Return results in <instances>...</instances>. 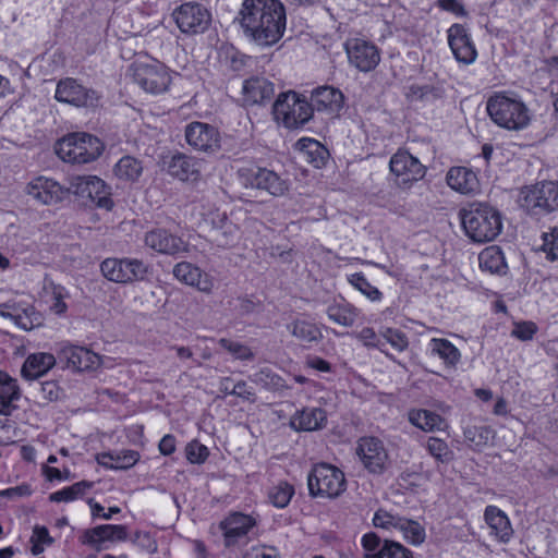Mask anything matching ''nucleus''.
Returning a JSON list of instances; mask_svg holds the SVG:
<instances>
[{
	"mask_svg": "<svg viewBox=\"0 0 558 558\" xmlns=\"http://www.w3.org/2000/svg\"><path fill=\"white\" fill-rule=\"evenodd\" d=\"M380 336L398 352H403L409 347L407 335L399 329L390 327L384 328L380 330Z\"/></svg>",
	"mask_w": 558,
	"mask_h": 558,
	"instance_id": "obj_50",
	"label": "nucleus"
},
{
	"mask_svg": "<svg viewBox=\"0 0 558 558\" xmlns=\"http://www.w3.org/2000/svg\"><path fill=\"white\" fill-rule=\"evenodd\" d=\"M54 149L62 161L81 165L96 160L102 154L104 144L95 135L74 132L60 138Z\"/></svg>",
	"mask_w": 558,
	"mask_h": 558,
	"instance_id": "obj_4",
	"label": "nucleus"
},
{
	"mask_svg": "<svg viewBox=\"0 0 558 558\" xmlns=\"http://www.w3.org/2000/svg\"><path fill=\"white\" fill-rule=\"evenodd\" d=\"M257 521L252 514L232 512L219 524L226 547H235L246 539Z\"/></svg>",
	"mask_w": 558,
	"mask_h": 558,
	"instance_id": "obj_18",
	"label": "nucleus"
},
{
	"mask_svg": "<svg viewBox=\"0 0 558 558\" xmlns=\"http://www.w3.org/2000/svg\"><path fill=\"white\" fill-rule=\"evenodd\" d=\"M58 357L66 363V367L73 371H92L99 367L100 356L87 348L74 345L69 342L60 344Z\"/></svg>",
	"mask_w": 558,
	"mask_h": 558,
	"instance_id": "obj_20",
	"label": "nucleus"
},
{
	"mask_svg": "<svg viewBox=\"0 0 558 558\" xmlns=\"http://www.w3.org/2000/svg\"><path fill=\"white\" fill-rule=\"evenodd\" d=\"M130 71L133 82L147 94H163L172 82L170 71L159 62H135Z\"/></svg>",
	"mask_w": 558,
	"mask_h": 558,
	"instance_id": "obj_10",
	"label": "nucleus"
},
{
	"mask_svg": "<svg viewBox=\"0 0 558 558\" xmlns=\"http://www.w3.org/2000/svg\"><path fill=\"white\" fill-rule=\"evenodd\" d=\"M145 245L160 254L174 255L187 250L186 243L166 229L157 228L146 232Z\"/></svg>",
	"mask_w": 558,
	"mask_h": 558,
	"instance_id": "obj_23",
	"label": "nucleus"
},
{
	"mask_svg": "<svg viewBox=\"0 0 558 558\" xmlns=\"http://www.w3.org/2000/svg\"><path fill=\"white\" fill-rule=\"evenodd\" d=\"M185 140L195 150L214 153L220 147L218 130L204 122H192L185 126Z\"/></svg>",
	"mask_w": 558,
	"mask_h": 558,
	"instance_id": "obj_21",
	"label": "nucleus"
},
{
	"mask_svg": "<svg viewBox=\"0 0 558 558\" xmlns=\"http://www.w3.org/2000/svg\"><path fill=\"white\" fill-rule=\"evenodd\" d=\"M277 123L294 130L307 123L313 116V108L305 97L293 90L281 93L272 108Z\"/></svg>",
	"mask_w": 558,
	"mask_h": 558,
	"instance_id": "obj_5",
	"label": "nucleus"
},
{
	"mask_svg": "<svg viewBox=\"0 0 558 558\" xmlns=\"http://www.w3.org/2000/svg\"><path fill=\"white\" fill-rule=\"evenodd\" d=\"M398 532H400L402 538L412 546H420L426 539L425 527L418 521L412 519L403 518Z\"/></svg>",
	"mask_w": 558,
	"mask_h": 558,
	"instance_id": "obj_43",
	"label": "nucleus"
},
{
	"mask_svg": "<svg viewBox=\"0 0 558 558\" xmlns=\"http://www.w3.org/2000/svg\"><path fill=\"white\" fill-rule=\"evenodd\" d=\"M242 95L247 105L263 104L274 95V85L260 76L250 77L243 82Z\"/></svg>",
	"mask_w": 558,
	"mask_h": 558,
	"instance_id": "obj_30",
	"label": "nucleus"
},
{
	"mask_svg": "<svg viewBox=\"0 0 558 558\" xmlns=\"http://www.w3.org/2000/svg\"><path fill=\"white\" fill-rule=\"evenodd\" d=\"M293 495V486L287 482H281L269 490L268 497L275 507L284 508L289 505Z\"/></svg>",
	"mask_w": 558,
	"mask_h": 558,
	"instance_id": "obj_49",
	"label": "nucleus"
},
{
	"mask_svg": "<svg viewBox=\"0 0 558 558\" xmlns=\"http://www.w3.org/2000/svg\"><path fill=\"white\" fill-rule=\"evenodd\" d=\"M348 281L369 301L379 302L383 299V293L374 287L362 272L348 276Z\"/></svg>",
	"mask_w": 558,
	"mask_h": 558,
	"instance_id": "obj_47",
	"label": "nucleus"
},
{
	"mask_svg": "<svg viewBox=\"0 0 558 558\" xmlns=\"http://www.w3.org/2000/svg\"><path fill=\"white\" fill-rule=\"evenodd\" d=\"M210 223L215 231L214 241L218 246L233 245L240 239V231L236 225L228 219L225 211H215L210 216Z\"/></svg>",
	"mask_w": 558,
	"mask_h": 558,
	"instance_id": "obj_28",
	"label": "nucleus"
},
{
	"mask_svg": "<svg viewBox=\"0 0 558 558\" xmlns=\"http://www.w3.org/2000/svg\"><path fill=\"white\" fill-rule=\"evenodd\" d=\"M478 263L481 269L489 274H504L507 269L505 256L496 245L484 248L478 255Z\"/></svg>",
	"mask_w": 558,
	"mask_h": 558,
	"instance_id": "obj_39",
	"label": "nucleus"
},
{
	"mask_svg": "<svg viewBox=\"0 0 558 558\" xmlns=\"http://www.w3.org/2000/svg\"><path fill=\"white\" fill-rule=\"evenodd\" d=\"M243 558H278L275 549L266 546H254L245 551Z\"/></svg>",
	"mask_w": 558,
	"mask_h": 558,
	"instance_id": "obj_60",
	"label": "nucleus"
},
{
	"mask_svg": "<svg viewBox=\"0 0 558 558\" xmlns=\"http://www.w3.org/2000/svg\"><path fill=\"white\" fill-rule=\"evenodd\" d=\"M241 26L256 45H275L286 31L284 8L278 0H245L241 9Z\"/></svg>",
	"mask_w": 558,
	"mask_h": 558,
	"instance_id": "obj_1",
	"label": "nucleus"
},
{
	"mask_svg": "<svg viewBox=\"0 0 558 558\" xmlns=\"http://www.w3.org/2000/svg\"><path fill=\"white\" fill-rule=\"evenodd\" d=\"M438 7L445 11L453 13L457 16L466 15V11L459 0H438Z\"/></svg>",
	"mask_w": 558,
	"mask_h": 558,
	"instance_id": "obj_61",
	"label": "nucleus"
},
{
	"mask_svg": "<svg viewBox=\"0 0 558 558\" xmlns=\"http://www.w3.org/2000/svg\"><path fill=\"white\" fill-rule=\"evenodd\" d=\"M175 446L177 442L174 436L168 434L161 438L158 448L161 454L169 456L175 451Z\"/></svg>",
	"mask_w": 558,
	"mask_h": 558,
	"instance_id": "obj_64",
	"label": "nucleus"
},
{
	"mask_svg": "<svg viewBox=\"0 0 558 558\" xmlns=\"http://www.w3.org/2000/svg\"><path fill=\"white\" fill-rule=\"evenodd\" d=\"M449 47L456 60L463 64H472L477 58L476 48L470 34L461 24H452L447 31Z\"/></svg>",
	"mask_w": 558,
	"mask_h": 558,
	"instance_id": "obj_22",
	"label": "nucleus"
},
{
	"mask_svg": "<svg viewBox=\"0 0 558 558\" xmlns=\"http://www.w3.org/2000/svg\"><path fill=\"white\" fill-rule=\"evenodd\" d=\"M172 17L180 32L190 36L205 33L211 23V13L196 2L181 4L174 9Z\"/></svg>",
	"mask_w": 558,
	"mask_h": 558,
	"instance_id": "obj_13",
	"label": "nucleus"
},
{
	"mask_svg": "<svg viewBox=\"0 0 558 558\" xmlns=\"http://www.w3.org/2000/svg\"><path fill=\"white\" fill-rule=\"evenodd\" d=\"M25 194L41 205H53L69 195V186L61 185L52 178L39 175L25 186Z\"/></svg>",
	"mask_w": 558,
	"mask_h": 558,
	"instance_id": "obj_17",
	"label": "nucleus"
},
{
	"mask_svg": "<svg viewBox=\"0 0 558 558\" xmlns=\"http://www.w3.org/2000/svg\"><path fill=\"white\" fill-rule=\"evenodd\" d=\"M21 397L17 380L5 372H0V415H10L14 402Z\"/></svg>",
	"mask_w": 558,
	"mask_h": 558,
	"instance_id": "obj_36",
	"label": "nucleus"
},
{
	"mask_svg": "<svg viewBox=\"0 0 558 558\" xmlns=\"http://www.w3.org/2000/svg\"><path fill=\"white\" fill-rule=\"evenodd\" d=\"M426 352L432 357H438L444 365L453 368L461 360L459 349L447 339L432 338L426 347Z\"/></svg>",
	"mask_w": 558,
	"mask_h": 558,
	"instance_id": "obj_32",
	"label": "nucleus"
},
{
	"mask_svg": "<svg viewBox=\"0 0 558 558\" xmlns=\"http://www.w3.org/2000/svg\"><path fill=\"white\" fill-rule=\"evenodd\" d=\"M295 148L303 159L315 168H322L328 157V150L316 140L302 137L295 143Z\"/></svg>",
	"mask_w": 558,
	"mask_h": 558,
	"instance_id": "obj_38",
	"label": "nucleus"
},
{
	"mask_svg": "<svg viewBox=\"0 0 558 558\" xmlns=\"http://www.w3.org/2000/svg\"><path fill=\"white\" fill-rule=\"evenodd\" d=\"M519 202L530 215L550 214L558 209V184L549 181L525 186L521 190Z\"/></svg>",
	"mask_w": 558,
	"mask_h": 558,
	"instance_id": "obj_7",
	"label": "nucleus"
},
{
	"mask_svg": "<svg viewBox=\"0 0 558 558\" xmlns=\"http://www.w3.org/2000/svg\"><path fill=\"white\" fill-rule=\"evenodd\" d=\"M53 542L52 537L49 535L48 530L45 526L36 525L33 530V535L31 537V551L34 556H38L45 550V546L51 545Z\"/></svg>",
	"mask_w": 558,
	"mask_h": 558,
	"instance_id": "obj_51",
	"label": "nucleus"
},
{
	"mask_svg": "<svg viewBox=\"0 0 558 558\" xmlns=\"http://www.w3.org/2000/svg\"><path fill=\"white\" fill-rule=\"evenodd\" d=\"M327 423L326 412L320 408H306L296 412L290 421L295 430L312 432L323 428Z\"/></svg>",
	"mask_w": 558,
	"mask_h": 558,
	"instance_id": "obj_31",
	"label": "nucleus"
},
{
	"mask_svg": "<svg viewBox=\"0 0 558 558\" xmlns=\"http://www.w3.org/2000/svg\"><path fill=\"white\" fill-rule=\"evenodd\" d=\"M0 316L11 319L23 330H32L43 322L41 315L32 304L15 300L0 304Z\"/></svg>",
	"mask_w": 558,
	"mask_h": 558,
	"instance_id": "obj_19",
	"label": "nucleus"
},
{
	"mask_svg": "<svg viewBox=\"0 0 558 558\" xmlns=\"http://www.w3.org/2000/svg\"><path fill=\"white\" fill-rule=\"evenodd\" d=\"M448 186L464 195H471L478 191L480 182L476 173L466 167H452L446 175Z\"/></svg>",
	"mask_w": 558,
	"mask_h": 558,
	"instance_id": "obj_26",
	"label": "nucleus"
},
{
	"mask_svg": "<svg viewBox=\"0 0 558 558\" xmlns=\"http://www.w3.org/2000/svg\"><path fill=\"white\" fill-rule=\"evenodd\" d=\"M219 344L227 350L230 354H232L235 359L239 360H252L254 354L252 350L236 341H232L226 338H221L219 340Z\"/></svg>",
	"mask_w": 558,
	"mask_h": 558,
	"instance_id": "obj_52",
	"label": "nucleus"
},
{
	"mask_svg": "<svg viewBox=\"0 0 558 558\" xmlns=\"http://www.w3.org/2000/svg\"><path fill=\"white\" fill-rule=\"evenodd\" d=\"M89 199L97 207L111 210L113 201L110 187L96 175H77L70 179L69 194Z\"/></svg>",
	"mask_w": 558,
	"mask_h": 558,
	"instance_id": "obj_11",
	"label": "nucleus"
},
{
	"mask_svg": "<svg viewBox=\"0 0 558 558\" xmlns=\"http://www.w3.org/2000/svg\"><path fill=\"white\" fill-rule=\"evenodd\" d=\"M326 314L328 318L337 325L351 327L354 325L359 312L349 303H333L327 307Z\"/></svg>",
	"mask_w": 558,
	"mask_h": 558,
	"instance_id": "obj_41",
	"label": "nucleus"
},
{
	"mask_svg": "<svg viewBox=\"0 0 558 558\" xmlns=\"http://www.w3.org/2000/svg\"><path fill=\"white\" fill-rule=\"evenodd\" d=\"M114 175L122 181L134 182L143 172L141 160L132 156H123L113 168Z\"/></svg>",
	"mask_w": 558,
	"mask_h": 558,
	"instance_id": "obj_42",
	"label": "nucleus"
},
{
	"mask_svg": "<svg viewBox=\"0 0 558 558\" xmlns=\"http://www.w3.org/2000/svg\"><path fill=\"white\" fill-rule=\"evenodd\" d=\"M307 486L312 496L335 498L345 489L344 474L331 464L320 463L308 474Z\"/></svg>",
	"mask_w": 558,
	"mask_h": 558,
	"instance_id": "obj_9",
	"label": "nucleus"
},
{
	"mask_svg": "<svg viewBox=\"0 0 558 558\" xmlns=\"http://www.w3.org/2000/svg\"><path fill=\"white\" fill-rule=\"evenodd\" d=\"M236 175L242 187L262 190L274 197H282L289 191L288 180L268 168L241 167Z\"/></svg>",
	"mask_w": 558,
	"mask_h": 558,
	"instance_id": "obj_6",
	"label": "nucleus"
},
{
	"mask_svg": "<svg viewBox=\"0 0 558 558\" xmlns=\"http://www.w3.org/2000/svg\"><path fill=\"white\" fill-rule=\"evenodd\" d=\"M365 554L376 553L380 546V538L375 533H366L361 539Z\"/></svg>",
	"mask_w": 558,
	"mask_h": 558,
	"instance_id": "obj_62",
	"label": "nucleus"
},
{
	"mask_svg": "<svg viewBox=\"0 0 558 558\" xmlns=\"http://www.w3.org/2000/svg\"><path fill=\"white\" fill-rule=\"evenodd\" d=\"M349 63L361 72L373 71L380 62L378 48L362 38H350L344 44Z\"/></svg>",
	"mask_w": 558,
	"mask_h": 558,
	"instance_id": "obj_16",
	"label": "nucleus"
},
{
	"mask_svg": "<svg viewBox=\"0 0 558 558\" xmlns=\"http://www.w3.org/2000/svg\"><path fill=\"white\" fill-rule=\"evenodd\" d=\"M291 335L303 342H316L323 338L318 326L306 320H295L288 326Z\"/></svg>",
	"mask_w": 558,
	"mask_h": 558,
	"instance_id": "obj_44",
	"label": "nucleus"
},
{
	"mask_svg": "<svg viewBox=\"0 0 558 558\" xmlns=\"http://www.w3.org/2000/svg\"><path fill=\"white\" fill-rule=\"evenodd\" d=\"M173 276L181 282L197 288L199 291L209 293L214 288L211 278L204 274L195 265L181 262L173 268Z\"/></svg>",
	"mask_w": 558,
	"mask_h": 558,
	"instance_id": "obj_25",
	"label": "nucleus"
},
{
	"mask_svg": "<svg viewBox=\"0 0 558 558\" xmlns=\"http://www.w3.org/2000/svg\"><path fill=\"white\" fill-rule=\"evenodd\" d=\"M389 169L395 183L404 190L421 181L426 174V167L408 150L399 149L389 161Z\"/></svg>",
	"mask_w": 558,
	"mask_h": 558,
	"instance_id": "obj_12",
	"label": "nucleus"
},
{
	"mask_svg": "<svg viewBox=\"0 0 558 558\" xmlns=\"http://www.w3.org/2000/svg\"><path fill=\"white\" fill-rule=\"evenodd\" d=\"M486 111L493 123L506 131L519 132L532 122L527 105L511 93H494L486 101Z\"/></svg>",
	"mask_w": 558,
	"mask_h": 558,
	"instance_id": "obj_2",
	"label": "nucleus"
},
{
	"mask_svg": "<svg viewBox=\"0 0 558 558\" xmlns=\"http://www.w3.org/2000/svg\"><path fill=\"white\" fill-rule=\"evenodd\" d=\"M363 558H413V553L399 542L385 541L376 553L364 554Z\"/></svg>",
	"mask_w": 558,
	"mask_h": 558,
	"instance_id": "obj_46",
	"label": "nucleus"
},
{
	"mask_svg": "<svg viewBox=\"0 0 558 558\" xmlns=\"http://www.w3.org/2000/svg\"><path fill=\"white\" fill-rule=\"evenodd\" d=\"M57 359L49 352H35L29 354L24 361L21 375L26 380H35L45 376L54 367Z\"/></svg>",
	"mask_w": 558,
	"mask_h": 558,
	"instance_id": "obj_29",
	"label": "nucleus"
},
{
	"mask_svg": "<svg viewBox=\"0 0 558 558\" xmlns=\"http://www.w3.org/2000/svg\"><path fill=\"white\" fill-rule=\"evenodd\" d=\"M54 98L59 102L76 108L95 107L99 101V95L96 90L85 87L72 77H66L58 82Z\"/></svg>",
	"mask_w": 558,
	"mask_h": 558,
	"instance_id": "obj_15",
	"label": "nucleus"
},
{
	"mask_svg": "<svg viewBox=\"0 0 558 558\" xmlns=\"http://www.w3.org/2000/svg\"><path fill=\"white\" fill-rule=\"evenodd\" d=\"M311 106L317 111H338L342 107L343 96L340 90L323 86L312 93Z\"/></svg>",
	"mask_w": 558,
	"mask_h": 558,
	"instance_id": "obj_35",
	"label": "nucleus"
},
{
	"mask_svg": "<svg viewBox=\"0 0 558 558\" xmlns=\"http://www.w3.org/2000/svg\"><path fill=\"white\" fill-rule=\"evenodd\" d=\"M461 223L466 235L474 242L493 241L502 230L499 211L484 204L471 205L463 209Z\"/></svg>",
	"mask_w": 558,
	"mask_h": 558,
	"instance_id": "obj_3",
	"label": "nucleus"
},
{
	"mask_svg": "<svg viewBox=\"0 0 558 558\" xmlns=\"http://www.w3.org/2000/svg\"><path fill=\"white\" fill-rule=\"evenodd\" d=\"M203 162L194 157L178 154L168 163V172L181 181L195 182L199 179Z\"/></svg>",
	"mask_w": 558,
	"mask_h": 558,
	"instance_id": "obj_27",
	"label": "nucleus"
},
{
	"mask_svg": "<svg viewBox=\"0 0 558 558\" xmlns=\"http://www.w3.org/2000/svg\"><path fill=\"white\" fill-rule=\"evenodd\" d=\"M39 396L46 402L56 401L60 397V389L54 381H46L40 386Z\"/></svg>",
	"mask_w": 558,
	"mask_h": 558,
	"instance_id": "obj_59",
	"label": "nucleus"
},
{
	"mask_svg": "<svg viewBox=\"0 0 558 558\" xmlns=\"http://www.w3.org/2000/svg\"><path fill=\"white\" fill-rule=\"evenodd\" d=\"M43 289L49 311L63 316L68 311L66 300L70 298L68 289L50 279H45Z\"/></svg>",
	"mask_w": 558,
	"mask_h": 558,
	"instance_id": "obj_34",
	"label": "nucleus"
},
{
	"mask_svg": "<svg viewBox=\"0 0 558 558\" xmlns=\"http://www.w3.org/2000/svg\"><path fill=\"white\" fill-rule=\"evenodd\" d=\"M427 450L434 458L441 462L449 461L451 459V451L448 445L440 438H428Z\"/></svg>",
	"mask_w": 558,
	"mask_h": 558,
	"instance_id": "obj_54",
	"label": "nucleus"
},
{
	"mask_svg": "<svg viewBox=\"0 0 558 558\" xmlns=\"http://www.w3.org/2000/svg\"><path fill=\"white\" fill-rule=\"evenodd\" d=\"M404 517L393 513L386 509H378L373 517V524L377 529L386 531H398Z\"/></svg>",
	"mask_w": 558,
	"mask_h": 558,
	"instance_id": "obj_48",
	"label": "nucleus"
},
{
	"mask_svg": "<svg viewBox=\"0 0 558 558\" xmlns=\"http://www.w3.org/2000/svg\"><path fill=\"white\" fill-rule=\"evenodd\" d=\"M490 430L489 428L482 426V427H474V428H468L464 432L465 438L473 442L475 446H480L484 442H486L489 438Z\"/></svg>",
	"mask_w": 558,
	"mask_h": 558,
	"instance_id": "obj_58",
	"label": "nucleus"
},
{
	"mask_svg": "<svg viewBox=\"0 0 558 558\" xmlns=\"http://www.w3.org/2000/svg\"><path fill=\"white\" fill-rule=\"evenodd\" d=\"M100 271L109 281L130 284L144 281L149 275V266L137 258L108 257L101 262Z\"/></svg>",
	"mask_w": 558,
	"mask_h": 558,
	"instance_id": "obj_8",
	"label": "nucleus"
},
{
	"mask_svg": "<svg viewBox=\"0 0 558 558\" xmlns=\"http://www.w3.org/2000/svg\"><path fill=\"white\" fill-rule=\"evenodd\" d=\"M126 536L128 534L125 526L102 524L85 531L84 543L94 547H98L101 543L107 541H124Z\"/></svg>",
	"mask_w": 558,
	"mask_h": 558,
	"instance_id": "obj_33",
	"label": "nucleus"
},
{
	"mask_svg": "<svg viewBox=\"0 0 558 558\" xmlns=\"http://www.w3.org/2000/svg\"><path fill=\"white\" fill-rule=\"evenodd\" d=\"M542 251L546 257L551 260L558 259V229L554 228L550 232L543 234Z\"/></svg>",
	"mask_w": 558,
	"mask_h": 558,
	"instance_id": "obj_55",
	"label": "nucleus"
},
{
	"mask_svg": "<svg viewBox=\"0 0 558 558\" xmlns=\"http://www.w3.org/2000/svg\"><path fill=\"white\" fill-rule=\"evenodd\" d=\"M355 453L364 469L372 474H383L390 464L388 450L377 437H361L356 442Z\"/></svg>",
	"mask_w": 558,
	"mask_h": 558,
	"instance_id": "obj_14",
	"label": "nucleus"
},
{
	"mask_svg": "<svg viewBox=\"0 0 558 558\" xmlns=\"http://www.w3.org/2000/svg\"><path fill=\"white\" fill-rule=\"evenodd\" d=\"M208 448L203 444L198 442L197 440L189 442L185 447V456L191 463H204L208 458Z\"/></svg>",
	"mask_w": 558,
	"mask_h": 558,
	"instance_id": "obj_53",
	"label": "nucleus"
},
{
	"mask_svg": "<svg viewBox=\"0 0 558 558\" xmlns=\"http://www.w3.org/2000/svg\"><path fill=\"white\" fill-rule=\"evenodd\" d=\"M140 460L136 450L123 449L113 452H102L97 456V462L111 470H126L132 468Z\"/></svg>",
	"mask_w": 558,
	"mask_h": 558,
	"instance_id": "obj_37",
	"label": "nucleus"
},
{
	"mask_svg": "<svg viewBox=\"0 0 558 558\" xmlns=\"http://www.w3.org/2000/svg\"><path fill=\"white\" fill-rule=\"evenodd\" d=\"M356 339L368 349L381 350V339L379 335L371 327H364L356 333Z\"/></svg>",
	"mask_w": 558,
	"mask_h": 558,
	"instance_id": "obj_56",
	"label": "nucleus"
},
{
	"mask_svg": "<svg viewBox=\"0 0 558 558\" xmlns=\"http://www.w3.org/2000/svg\"><path fill=\"white\" fill-rule=\"evenodd\" d=\"M484 520L492 537L502 544L510 542L513 536V529L506 512L497 506L489 505L484 510Z\"/></svg>",
	"mask_w": 558,
	"mask_h": 558,
	"instance_id": "obj_24",
	"label": "nucleus"
},
{
	"mask_svg": "<svg viewBox=\"0 0 558 558\" xmlns=\"http://www.w3.org/2000/svg\"><path fill=\"white\" fill-rule=\"evenodd\" d=\"M43 474L46 476L48 481H64L69 480L70 471L65 470L64 472L60 471L57 468L50 466L48 464L43 465L41 468Z\"/></svg>",
	"mask_w": 558,
	"mask_h": 558,
	"instance_id": "obj_63",
	"label": "nucleus"
},
{
	"mask_svg": "<svg viewBox=\"0 0 558 558\" xmlns=\"http://www.w3.org/2000/svg\"><path fill=\"white\" fill-rule=\"evenodd\" d=\"M537 331V326L533 322H521L514 324L511 335L521 341L531 340Z\"/></svg>",
	"mask_w": 558,
	"mask_h": 558,
	"instance_id": "obj_57",
	"label": "nucleus"
},
{
	"mask_svg": "<svg viewBox=\"0 0 558 558\" xmlns=\"http://www.w3.org/2000/svg\"><path fill=\"white\" fill-rule=\"evenodd\" d=\"M409 421L424 432L442 430L446 427L440 415L423 409L410 411Z\"/></svg>",
	"mask_w": 558,
	"mask_h": 558,
	"instance_id": "obj_40",
	"label": "nucleus"
},
{
	"mask_svg": "<svg viewBox=\"0 0 558 558\" xmlns=\"http://www.w3.org/2000/svg\"><path fill=\"white\" fill-rule=\"evenodd\" d=\"M90 487L92 483L81 481L71 486L51 493L49 495V500L52 502H71L83 497Z\"/></svg>",
	"mask_w": 558,
	"mask_h": 558,
	"instance_id": "obj_45",
	"label": "nucleus"
}]
</instances>
